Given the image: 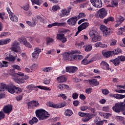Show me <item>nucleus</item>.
<instances>
[{
  "label": "nucleus",
  "instance_id": "nucleus-1",
  "mask_svg": "<svg viewBox=\"0 0 125 125\" xmlns=\"http://www.w3.org/2000/svg\"><path fill=\"white\" fill-rule=\"evenodd\" d=\"M35 114L36 117L38 118L39 121H44V120H46L50 117V114L47 111L42 109L36 110Z\"/></svg>",
  "mask_w": 125,
  "mask_h": 125
},
{
  "label": "nucleus",
  "instance_id": "nucleus-2",
  "mask_svg": "<svg viewBox=\"0 0 125 125\" xmlns=\"http://www.w3.org/2000/svg\"><path fill=\"white\" fill-rule=\"evenodd\" d=\"M64 60L66 61H80L82 60L83 57L82 55H73L72 53L68 52L67 53H65L64 56Z\"/></svg>",
  "mask_w": 125,
  "mask_h": 125
},
{
  "label": "nucleus",
  "instance_id": "nucleus-3",
  "mask_svg": "<svg viewBox=\"0 0 125 125\" xmlns=\"http://www.w3.org/2000/svg\"><path fill=\"white\" fill-rule=\"evenodd\" d=\"M67 31L69 30L65 29H62L60 30L59 34H57V40L62 42V43H65V42H67V38L65 37V34L67 33Z\"/></svg>",
  "mask_w": 125,
  "mask_h": 125
},
{
  "label": "nucleus",
  "instance_id": "nucleus-4",
  "mask_svg": "<svg viewBox=\"0 0 125 125\" xmlns=\"http://www.w3.org/2000/svg\"><path fill=\"white\" fill-rule=\"evenodd\" d=\"M89 36L92 38V42H96L99 41H101V36H99L98 32L95 30H91L89 32Z\"/></svg>",
  "mask_w": 125,
  "mask_h": 125
},
{
  "label": "nucleus",
  "instance_id": "nucleus-5",
  "mask_svg": "<svg viewBox=\"0 0 125 125\" xmlns=\"http://www.w3.org/2000/svg\"><path fill=\"white\" fill-rule=\"evenodd\" d=\"M17 56V54L13 51H11L9 53H7L5 60L7 61H10V62H14L15 61L16 57Z\"/></svg>",
  "mask_w": 125,
  "mask_h": 125
},
{
  "label": "nucleus",
  "instance_id": "nucleus-6",
  "mask_svg": "<svg viewBox=\"0 0 125 125\" xmlns=\"http://www.w3.org/2000/svg\"><path fill=\"white\" fill-rule=\"evenodd\" d=\"M101 28L103 31V35L105 38L109 37L110 34H111V29L110 28H107V26L105 25H101Z\"/></svg>",
  "mask_w": 125,
  "mask_h": 125
},
{
  "label": "nucleus",
  "instance_id": "nucleus-7",
  "mask_svg": "<svg viewBox=\"0 0 125 125\" xmlns=\"http://www.w3.org/2000/svg\"><path fill=\"white\" fill-rule=\"evenodd\" d=\"M112 109L114 112L116 113H120V112H122V111H125L124 109V107H123V104L121 103H116L115 104L114 106L112 107Z\"/></svg>",
  "mask_w": 125,
  "mask_h": 125
},
{
  "label": "nucleus",
  "instance_id": "nucleus-8",
  "mask_svg": "<svg viewBox=\"0 0 125 125\" xmlns=\"http://www.w3.org/2000/svg\"><path fill=\"white\" fill-rule=\"evenodd\" d=\"M90 2L92 5L97 8L102 7V1L101 0H90Z\"/></svg>",
  "mask_w": 125,
  "mask_h": 125
},
{
  "label": "nucleus",
  "instance_id": "nucleus-9",
  "mask_svg": "<svg viewBox=\"0 0 125 125\" xmlns=\"http://www.w3.org/2000/svg\"><path fill=\"white\" fill-rule=\"evenodd\" d=\"M97 13L99 14V17L101 19H103V18H105L107 16V11L105 8H102L98 11Z\"/></svg>",
  "mask_w": 125,
  "mask_h": 125
},
{
  "label": "nucleus",
  "instance_id": "nucleus-10",
  "mask_svg": "<svg viewBox=\"0 0 125 125\" xmlns=\"http://www.w3.org/2000/svg\"><path fill=\"white\" fill-rule=\"evenodd\" d=\"M19 42L15 41L14 42L11 46V49L14 52H18V50L20 49V46H19Z\"/></svg>",
  "mask_w": 125,
  "mask_h": 125
},
{
  "label": "nucleus",
  "instance_id": "nucleus-11",
  "mask_svg": "<svg viewBox=\"0 0 125 125\" xmlns=\"http://www.w3.org/2000/svg\"><path fill=\"white\" fill-rule=\"evenodd\" d=\"M73 9V7H68L65 9H63L62 10V16H68V15H70V11L72 10Z\"/></svg>",
  "mask_w": 125,
  "mask_h": 125
},
{
  "label": "nucleus",
  "instance_id": "nucleus-12",
  "mask_svg": "<svg viewBox=\"0 0 125 125\" xmlns=\"http://www.w3.org/2000/svg\"><path fill=\"white\" fill-rule=\"evenodd\" d=\"M42 51V49H41L39 47H36L34 48V52L32 53V56L33 58H36L38 59L39 58V55L40 53Z\"/></svg>",
  "mask_w": 125,
  "mask_h": 125
},
{
  "label": "nucleus",
  "instance_id": "nucleus-13",
  "mask_svg": "<svg viewBox=\"0 0 125 125\" xmlns=\"http://www.w3.org/2000/svg\"><path fill=\"white\" fill-rule=\"evenodd\" d=\"M3 111L5 114L9 115L11 113V111H12V106L9 104L5 105L3 108Z\"/></svg>",
  "mask_w": 125,
  "mask_h": 125
},
{
  "label": "nucleus",
  "instance_id": "nucleus-14",
  "mask_svg": "<svg viewBox=\"0 0 125 125\" xmlns=\"http://www.w3.org/2000/svg\"><path fill=\"white\" fill-rule=\"evenodd\" d=\"M77 21H78V18L77 17H72L67 20V23L70 26H74L77 22Z\"/></svg>",
  "mask_w": 125,
  "mask_h": 125
},
{
  "label": "nucleus",
  "instance_id": "nucleus-15",
  "mask_svg": "<svg viewBox=\"0 0 125 125\" xmlns=\"http://www.w3.org/2000/svg\"><path fill=\"white\" fill-rule=\"evenodd\" d=\"M101 67L103 70H107L108 71H111V69L109 67V64L105 61H102L101 63Z\"/></svg>",
  "mask_w": 125,
  "mask_h": 125
},
{
  "label": "nucleus",
  "instance_id": "nucleus-16",
  "mask_svg": "<svg viewBox=\"0 0 125 125\" xmlns=\"http://www.w3.org/2000/svg\"><path fill=\"white\" fill-rule=\"evenodd\" d=\"M78 71V67L76 66H67L66 67V72L67 73H76Z\"/></svg>",
  "mask_w": 125,
  "mask_h": 125
},
{
  "label": "nucleus",
  "instance_id": "nucleus-17",
  "mask_svg": "<svg viewBox=\"0 0 125 125\" xmlns=\"http://www.w3.org/2000/svg\"><path fill=\"white\" fill-rule=\"evenodd\" d=\"M7 91L11 93V94H14L15 93V85L14 84L7 85Z\"/></svg>",
  "mask_w": 125,
  "mask_h": 125
},
{
  "label": "nucleus",
  "instance_id": "nucleus-18",
  "mask_svg": "<svg viewBox=\"0 0 125 125\" xmlns=\"http://www.w3.org/2000/svg\"><path fill=\"white\" fill-rule=\"evenodd\" d=\"M33 106H35V107H39L40 104L38 101H32L27 103V107L28 108L29 107H33Z\"/></svg>",
  "mask_w": 125,
  "mask_h": 125
},
{
  "label": "nucleus",
  "instance_id": "nucleus-19",
  "mask_svg": "<svg viewBox=\"0 0 125 125\" xmlns=\"http://www.w3.org/2000/svg\"><path fill=\"white\" fill-rule=\"evenodd\" d=\"M109 96H110V97H114L116 99H123L124 98H125V95H121L120 94H110Z\"/></svg>",
  "mask_w": 125,
  "mask_h": 125
},
{
  "label": "nucleus",
  "instance_id": "nucleus-20",
  "mask_svg": "<svg viewBox=\"0 0 125 125\" xmlns=\"http://www.w3.org/2000/svg\"><path fill=\"white\" fill-rule=\"evenodd\" d=\"M87 82H89L90 85H94V86L99 85V82L96 79L88 80Z\"/></svg>",
  "mask_w": 125,
  "mask_h": 125
},
{
  "label": "nucleus",
  "instance_id": "nucleus-21",
  "mask_svg": "<svg viewBox=\"0 0 125 125\" xmlns=\"http://www.w3.org/2000/svg\"><path fill=\"white\" fill-rule=\"evenodd\" d=\"M13 79L17 83H25V81H24V79L22 78V77L19 78L18 77H14Z\"/></svg>",
  "mask_w": 125,
  "mask_h": 125
},
{
  "label": "nucleus",
  "instance_id": "nucleus-22",
  "mask_svg": "<svg viewBox=\"0 0 125 125\" xmlns=\"http://www.w3.org/2000/svg\"><path fill=\"white\" fill-rule=\"evenodd\" d=\"M54 43V39L53 38L50 37H46V45H51Z\"/></svg>",
  "mask_w": 125,
  "mask_h": 125
},
{
  "label": "nucleus",
  "instance_id": "nucleus-23",
  "mask_svg": "<svg viewBox=\"0 0 125 125\" xmlns=\"http://www.w3.org/2000/svg\"><path fill=\"white\" fill-rule=\"evenodd\" d=\"M37 18L38 20H39L41 23H43V24H46L47 23V21L45 19L42 15H38L37 16Z\"/></svg>",
  "mask_w": 125,
  "mask_h": 125
},
{
  "label": "nucleus",
  "instance_id": "nucleus-24",
  "mask_svg": "<svg viewBox=\"0 0 125 125\" xmlns=\"http://www.w3.org/2000/svg\"><path fill=\"white\" fill-rule=\"evenodd\" d=\"M110 61V62H112L115 66H119L121 64V60H119L118 57L115 59H111Z\"/></svg>",
  "mask_w": 125,
  "mask_h": 125
},
{
  "label": "nucleus",
  "instance_id": "nucleus-25",
  "mask_svg": "<svg viewBox=\"0 0 125 125\" xmlns=\"http://www.w3.org/2000/svg\"><path fill=\"white\" fill-rule=\"evenodd\" d=\"M10 42H11V40L10 39L0 40V45H4L5 44H7V43H9Z\"/></svg>",
  "mask_w": 125,
  "mask_h": 125
},
{
  "label": "nucleus",
  "instance_id": "nucleus-26",
  "mask_svg": "<svg viewBox=\"0 0 125 125\" xmlns=\"http://www.w3.org/2000/svg\"><path fill=\"white\" fill-rule=\"evenodd\" d=\"M57 81L59 82V83H65V82L67 81V78H66L65 76L62 75L58 77L57 78Z\"/></svg>",
  "mask_w": 125,
  "mask_h": 125
},
{
  "label": "nucleus",
  "instance_id": "nucleus-27",
  "mask_svg": "<svg viewBox=\"0 0 125 125\" xmlns=\"http://www.w3.org/2000/svg\"><path fill=\"white\" fill-rule=\"evenodd\" d=\"M107 45L106 44H103L101 42H96L95 44V47H102V48H106L107 47Z\"/></svg>",
  "mask_w": 125,
  "mask_h": 125
},
{
  "label": "nucleus",
  "instance_id": "nucleus-28",
  "mask_svg": "<svg viewBox=\"0 0 125 125\" xmlns=\"http://www.w3.org/2000/svg\"><path fill=\"white\" fill-rule=\"evenodd\" d=\"M91 115H90V114L87 113L86 116L84 117V118H82L83 122H84V123H86V122H88L89 120H91Z\"/></svg>",
  "mask_w": 125,
  "mask_h": 125
},
{
  "label": "nucleus",
  "instance_id": "nucleus-29",
  "mask_svg": "<svg viewBox=\"0 0 125 125\" xmlns=\"http://www.w3.org/2000/svg\"><path fill=\"white\" fill-rule=\"evenodd\" d=\"M102 53L105 58H109L110 56H111V55L112 54V51H108L107 52H105V51H102Z\"/></svg>",
  "mask_w": 125,
  "mask_h": 125
},
{
  "label": "nucleus",
  "instance_id": "nucleus-30",
  "mask_svg": "<svg viewBox=\"0 0 125 125\" xmlns=\"http://www.w3.org/2000/svg\"><path fill=\"white\" fill-rule=\"evenodd\" d=\"M89 26V23L88 22H83L81 25H80L79 27L82 30H84L87 28Z\"/></svg>",
  "mask_w": 125,
  "mask_h": 125
},
{
  "label": "nucleus",
  "instance_id": "nucleus-31",
  "mask_svg": "<svg viewBox=\"0 0 125 125\" xmlns=\"http://www.w3.org/2000/svg\"><path fill=\"white\" fill-rule=\"evenodd\" d=\"M122 52L123 51L120 48H117L112 51V53L114 55H118V54H120V53H122Z\"/></svg>",
  "mask_w": 125,
  "mask_h": 125
},
{
  "label": "nucleus",
  "instance_id": "nucleus-32",
  "mask_svg": "<svg viewBox=\"0 0 125 125\" xmlns=\"http://www.w3.org/2000/svg\"><path fill=\"white\" fill-rule=\"evenodd\" d=\"M11 14L9 16L10 20L13 22H18V18L13 14Z\"/></svg>",
  "mask_w": 125,
  "mask_h": 125
},
{
  "label": "nucleus",
  "instance_id": "nucleus-33",
  "mask_svg": "<svg viewBox=\"0 0 125 125\" xmlns=\"http://www.w3.org/2000/svg\"><path fill=\"white\" fill-rule=\"evenodd\" d=\"M7 91V85L5 84L1 83L0 86V92H3V91Z\"/></svg>",
  "mask_w": 125,
  "mask_h": 125
},
{
  "label": "nucleus",
  "instance_id": "nucleus-34",
  "mask_svg": "<svg viewBox=\"0 0 125 125\" xmlns=\"http://www.w3.org/2000/svg\"><path fill=\"white\" fill-rule=\"evenodd\" d=\"M125 18L123 16L118 15L116 17V22L118 23V22H120L121 23H123L124 21H125Z\"/></svg>",
  "mask_w": 125,
  "mask_h": 125
},
{
  "label": "nucleus",
  "instance_id": "nucleus-35",
  "mask_svg": "<svg viewBox=\"0 0 125 125\" xmlns=\"http://www.w3.org/2000/svg\"><path fill=\"white\" fill-rule=\"evenodd\" d=\"M64 115L66 117H71L73 115V111L70 109H67L65 111Z\"/></svg>",
  "mask_w": 125,
  "mask_h": 125
},
{
  "label": "nucleus",
  "instance_id": "nucleus-36",
  "mask_svg": "<svg viewBox=\"0 0 125 125\" xmlns=\"http://www.w3.org/2000/svg\"><path fill=\"white\" fill-rule=\"evenodd\" d=\"M114 18L112 17H109L107 19L104 20V24H107L108 22H114Z\"/></svg>",
  "mask_w": 125,
  "mask_h": 125
},
{
  "label": "nucleus",
  "instance_id": "nucleus-37",
  "mask_svg": "<svg viewBox=\"0 0 125 125\" xmlns=\"http://www.w3.org/2000/svg\"><path fill=\"white\" fill-rule=\"evenodd\" d=\"M53 27H60L61 26H64L65 22H54L53 23Z\"/></svg>",
  "mask_w": 125,
  "mask_h": 125
},
{
  "label": "nucleus",
  "instance_id": "nucleus-38",
  "mask_svg": "<svg viewBox=\"0 0 125 125\" xmlns=\"http://www.w3.org/2000/svg\"><path fill=\"white\" fill-rule=\"evenodd\" d=\"M21 92H22V89L19 87L15 86V93H16L17 94H20Z\"/></svg>",
  "mask_w": 125,
  "mask_h": 125
},
{
  "label": "nucleus",
  "instance_id": "nucleus-39",
  "mask_svg": "<svg viewBox=\"0 0 125 125\" xmlns=\"http://www.w3.org/2000/svg\"><path fill=\"white\" fill-rule=\"evenodd\" d=\"M92 49V45L91 44H88L86 45L84 50L86 51V52H88L89 51H90Z\"/></svg>",
  "mask_w": 125,
  "mask_h": 125
},
{
  "label": "nucleus",
  "instance_id": "nucleus-40",
  "mask_svg": "<svg viewBox=\"0 0 125 125\" xmlns=\"http://www.w3.org/2000/svg\"><path fill=\"white\" fill-rule=\"evenodd\" d=\"M49 107L55 108V109H59L60 108L59 104H54L53 103H49Z\"/></svg>",
  "mask_w": 125,
  "mask_h": 125
},
{
  "label": "nucleus",
  "instance_id": "nucleus-41",
  "mask_svg": "<svg viewBox=\"0 0 125 125\" xmlns=\"http://www.w3.org/2000/svg\"><path fill=\"white\" fill-rule=\"evenodd\" d=\"M19 42H22L23 44H25L26 43H27L28 42V41H27V39L26 38H25V37H21L19 39Z\"/></svg>",
  "mask_w": 125,
  "mask_h": 125
},
{
  "label": "nucleus",
  "instance_id": "nucleus-42",
  "mask_svg": "<svg viewBox=\"0 0 125 125\" xmlns=\"http://www.w3.org/2000/svg\"><path fill=\"white\" fill-rule=\"evenodd\" d=\"M42 70L45 73H48L50 72V71L52 70V67H44L42 69Z\"/></svg>",
  "mask_w": 125,
  "mask_h": 125
},
{
  "label": "nucleus",
  "instance_id": "nucleus-43",
  "mask_svg": "<svg viewBox=\"0 0 125 125\" xmlns=\"http://www.w3.org/2000/svg\"><path fill=\"white\" fill-rule=\"evenodd\" d=\"M92 62V61H89L87 60V59H83L81 62L82 64L83 65H87L88 64H89L90 63H91Z\"/></svg>",
  "mask_w": 125,
  "mask_h": 125
},
{
  "label": "nucleus",
  "instance_id": "nucleus-44",
  "mask_svg": "<svg viewBox=\"0 0 125 125\" xmlns=\"http://www.w3.org/2000/svg\"><path fill=\"white\" fill-rule=\"evenodd\" d=\"M89 111L91 112L92 113V116H96L97 115V113H96L95 108L90 107L89 108Z\"/></svg>",
  "mask_w": 125,
  "mask_h": 125
},
{
  "label": "nucleus",
  "instance_id": "nucleus-45",
  "mask_svg": "<svg viewBox=\"0 0 125 125\" xmlns=\"http://www.w3.org/2000/svg\"><path fill=\"white\" fill-rule=\"evenodd\" d=\"M86 15L84 13H80L78 16H77V18L78 19H80V18H83L85 17Z\"/></svg>",
  "mask_w": 125,
  "mask_h": 125
},
{
  "label": "nucleus",
  "instance_id": "nucleus-46",
  "mask_svg": "<svg viewBox=\"0 0 125 125\" xmlns=\"http://www.w3.org/2000/svg\"><path fill=\"white\" fill-rule=\"evenodd\" d=\"M28 88H30V89L33 88L34 90H35V91H38V90H39V88H38V86H35L34 84L28 85Z\"/></svg>",
  "mask_w": 125,
  "mask_h": 125
},
{
  "label": "nucleus",
  "instance_id": "nucleus-47",
  "mask_svg": "<svg viewBox=\"0 0 125 125\" xmlns=\"http://www.w3.org/2000/svg\"><path fill=\"white\" fill-rule=\"evenodd\" d=\"M33 5L34 4H37L38 5H40V0H31Z\"/></svg>",
  "mask_w": 125,
  "mask_h": 125
},
{
  "label": "nucleus",
  "instance_id": "nucleus-48",
  "mask_svg": "<svg viewBox=\"0 0 125 125\" xmlns=\"http://www.w3.org/2000/svg\"><path fill=\"white\" fill-rule=\"evenodd\" d=\"M10 74L14 77L16 76V73H15V69L14 68L10 70Z\"/></svg>",
  "mask_w": 125,
  "mask_h": 125
},
{
  "label": "nucleus",
  "instance_id": "nucleus-49",
  "mask_svg": "<svg viewBox=\"0 0 125 125\" xmlns=\"http://www.w3.org/2000/svg\"><path fill=\"white\" fill-rule=\"evenodd\" d=\"M112 7H115V6H117L118 5V0H113L111 2Z\"/></svg>",
  "mask_w": 125,
  "mask_h": 125
},
{
  "label": "nucleus",
  "instance_id": "nucleus-50",
  "mask_svg": "<svg viewBox=\"0 0 125 125\" xmlns=\"http://www.w3.org/2000/svg\"><path fill=\"white\" fill-rule=\"evenodd\" d=\"M52 10H54V11H57L58 9H60V7L58 5H55L52 6Z\"/></svg>",
  "mask_w": 125,
  "mask_h": 125
},
{
  "label": "nucleus",
  "instance_id": "nucleus-51",
  "mask_svg": "<svg viewBox=\"0 0 125 125\" xmlns=\"http://www.w3.org/2000/svg\"><path fill=\"white\" fill-rule=\"evenodd\" d=\"M21 8H22V9L25 11H27V10H29V8H30V6L29 4H27L23 7H21Z\"/></svg>",
  "mask_w": 125,
  "mask_h": 125
},
{
  "label": "nucleus",
  "instance_id": "nucleus-52",
  "mask_svg": "<svg viewBox=\"0 0 125 125\" xmlns=\"http://www.w3.org/2000/svg\"><path fill=\"white\" fill-rule=\"evenodd\" d=\"M5 118V115L2 111H0V121H1L2 119Z\"/></svg>",
  "mask_w": 125,
  "mask_h": 125
},
{
  "label": "nucleus",
  "instance_id": "nucleus-53",
  "mask_svg": "<svg viewBox=\"0 0 125 125\" xmlns=\"http://www.w3.org/2000/svg\"><path fill=\"white\" fill-rule=\"evenodd\" d=\"M12 67L14 68V69L15 70H18V71H21V68H20V66L18 65H12Z\"/></svg>",
  "mask_w": 125,
  "mask_h": 125
},
{
  "label": "nucleus",
  "instance_id": "nucleus-54",
  "mask_svg": "<svg viewBox=\"0 0 125 125\" xmlns=\"http://www.w3.org/2000/svg\"><path fill=\"white\" fill-rule=\"evenodd\" d=\"M118 58L120 60V62H124L125 61V56H118Z\"/></svg>",
  "mask_w": 125,
  "mask_h": 125
},
{
  "label": "nucleus",
  "instance_id": "nucleus-55",
  "mask_svg": "<svg viewBox=\"0 0 125 125\" xmlns=\"http://www.w3.org/2000/svg\"><path fill=\"white\" fill-rule=\"evenodd\" d=\"M23 99V96L21 95H20L16 97L17 101H21Z\"/></svg>",
  "mask_w": 125,
  "mask_h": 125
},
{
  "label": "nucleus",
  "instance_id": "nucleus-56",
  "mask_svg": "<svg viewBox=\"0 0 125 125\" xmlns=\"http://www.w3.org/2000/svg\"><path fill=\"white\" fill-rule=\"evenodd\" d=\"M72 98L73 99H78V98H79V94H78L77 93H74L72 94Z\"/></svg>",
  "mask_w": 125,
  "mask_h": 125
},
{
  "label": "nucleus",
  "instance_id": "nucleus-57",
  "mask_svg": "<svg viewBox=\"0 0 125 125\" xmlns=\"http://www.w3.org/2000/svg\"><path fill=\"white\" fill-rule=\"evenodd\" d=\"M88 113H83L82 112H79L78 114L79 116H80V117H82L83 118H84V117L86 116V115Z\"/></svg>",
  "mask_w": 125,
  "mask_h": 125
},
{
  "label": "nucleus",
  "instance_id": "nucleus-58",
  "mask_svg": "<svg viewBox=\"0 0 125 125\" xmlns=\"http://www.w3.org/2000/svg\"><path fill=\"white\" fill-rule=\"evenodd\" d=\"M91 92H92V88H89L85 89V93L87 94H89V93H91Z\"/></svg>",
  "mask_w": 125,
  "mask_h": 125
},
{
  "label": "nucleus",
  "instance_id": "nucleus-59",
  "mask_svg": "<svg viewBox=\"0 0 125 125\" xmlns=\"http://www.w3.org/2000/svg\"><path fill=\"white\" fill-rule=\"evenodd\" d=\"M32 25L33 27H35V25H37V23H38V21L36 20V19H32Z\"/></svg>",
  "mask_w": 125,
  "mask_h": 125
},
{
  "label": "nucleus",
  "instance_id": "nucleus-60",
  "mask_svg": "<svg viewBox=\"0 0 125 125\" xmlns=\"http://www.w3.org/2000/svg\"><path fill=\"white\" fill-rule=\"evenodd\" d=\"M43 83L45 84H49V83H50V79H46L43 80Z\"/></svg>",
  "mask_w": 125,
  "mask_h": 125
},
{
  "label": "nucleus",
  "instance_id": "nucleus-61",
  "mask_svg": "<svg viewBox=\"0 0 125 125\" xmlns=\"http://www.w3.org/2000/svg\"><path fill=\"white\" fill-rule=\"evenodd\" d=\"M59 88L61 90H63V89H65V84H64L63 83L60 84L59 85Z\"/></svg>",
  "mask_w": 125,
  "mask_h": 125
},
{
  "label": "nucleus",
  "instance_id": "nucleus-62",
  "mask_svg": "<svg viewBox=\"0 0 125 125\" xmlns=\"http://www.w3.org/2000/svg\"><path fill=\"white\" fill-rule=\"evenodd\" d=\"M117 44V40H113L111 41V42L110 43V45L112 46V45H116Z\"/></svg>",
  "mask_w": 125,
  "mask_h": 125
},
{
  "label": "nucleus",
  "instance_id": "nucleus-63",
  "mask_svg": "<svg viewBox=\"0 0 125 125\" xmlns=\"http://www.w3.org/2000/svg\"><path fill=\"white\" fill-rule=\"evenodd\" d=\"M102 91L103 94H104L105 95L109 93V91L107 89H103Z\"/></svg>",
  "mask_w": 125,
  "mask_h": 125
},
{
  "label": "nucleus",
  "instance_id": "nucleus-64",
  "mask_svg": "<svg viewBox=\"0 0 125 125\" xmlns=\"http://www.w3.org/2000/svg\"><path fill=\"white\" fill-rule=\"evenodd\" d=\"M24 45H25L26 47H28V48H32V45L29 42L26 43Z\"/></svg>",
  "mask_w": 125,
  "mask_h": 125
}]
</instances>
